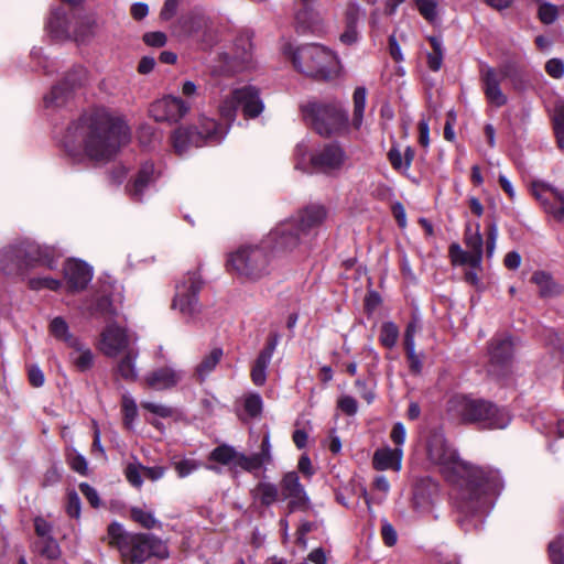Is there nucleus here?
Returning <instances> with one entry per match:
<instances>
[{
    "instance_id": "393cba45",
    "label": "nucleus",
    "mask_w": 564,
    "mask_h": 564,
    "mask_svg": "<svg viewBox=\"0 0 564 564\" xmlns=\"http://www.w3.org/2000/svg\"><path fill=\"white\" fill-rule=\"evenodd\" d=\"M437 485L430 478L422 479L414 488L411 506L417 516L430 513L433 509V496Z\"/></svg>"
},
{
    "instance_id": "412c9836",
    "label": "nucleus",
    "mask_w": 564,
    "mask_h": 564,
    "mask_svg": "<svg viewBox=\"0 0 564 564\" xmlns=\"http://www.w3.org/2000/svg\"><path fill=\"white\" fill-rule=\"evenodd\" d=\"M505 76L500 75L492 67H487L481 72L482 90L488 102L497 108L508 102L507 95L501 90L500 84Z\"/></svg>"
},
{
    "instance_id": "0eeeda50",
    "label": "nucleus",
    "mask_w": 564,
    "mask_h": 564,
    "mask_svg": "<svg viewBox=\"0 0 564 564\" xmlns=\"http://www.w3.org/2000/svg\"><path fill=\"white\" fill-rule=\"evenodd\" d=\"M303 119L319 135L341 134L348 129V113L338 101L308 100L301 105Z\"/></svg>"
},
{
    "instance_id": "ea45409f",
    "label": "nucleus",
    "mask_w": 564,
    "mask_h": 564,
    "mask_svg": "<svg viewBox=\"0 0 564 564\" xmlns=\"http://www.w3.org/2000/svg\"><path fill=\"white\" fill-rule=\"evenodd\" d=\"M429 42L433 51L427 54V65L431 70L437 72L442 66L444 56L442 41L436 36H430Z\"/></svg>"
},
{
    "instance_id": "4c0bfd02",
    "label": "nucleus",
    "mask_w": 564,
    "mask_h": 564,
    "mask_svg": "<svg viewBox=\"0 0 564 564\" xmlns=\"http://www.w3.org/2000/svg\"><path fill=\"white\" fill-rule=\"evenodd\" d=\"M279 340L280 335L278 333H271L267 338L264 347L261 349L257 359L254 360L253 366L267 370L276 349Z\"/></svg>"
},
{
    "instance_id": "2eb2a0df",
    "label": "nucleus",
    "mask_w": 564,
    "mask_h": 564,
    "mask_svg": "<svg viewBox=\"0 0 564 564\" xmlns=\"http://www.w3.org/2000/svg\"><path fill=\"white\" fill-rule=\"evenodd\" d=\"M305 239L297 223L290 219L273 228L264 241L272 250L289 252L303 243Z\"/></svg>"
},
{
    "instance_id": "cd10ccee",
    "label": "nucleus",
    "mask_w": 564,
    "mask_h": 564,
    "mask_svg": "<svg viewBox=\"0 0 564 564\" xmlns=\"http://www.w3.org/2000/svg\"><path fill=\"white\" fill-rule=\"evenodd\" d=\"M45 28L50 36L55 40H70L72 15H67L62 8L53 9L50 13Z\"/></svg>"
},
{
    "instance_id": "58836bf2",
    "label": "nucleus",
    "mask_w": 564,
    "mask_h": 564,
    "mask_svg": "<svg viewBox=\"0 0 564 564\" xmlns=\"http://www.w3.org/2000/svg\"><path fill=\"white\" fill-rule=\"evenodd\" d=\"M366 100H367V89L362 86L357 87L352 94V102H354L352 126L355 129H359L362 124Z\"/></svg>"
},
{
    "instance_id": "9b49d317",
    "label": "nucleus",
    "mask_w": 564,
    "mask_h": 564,
    "mask_svg": "<svg viewBox=\"0 0 564 564\" xmlns=\"http://www.w3.org/2000/svg\"><path fill=\"white\" fill-rule=\"evenodd\" d=\"M202 286L203 281L198 272H187L175 286L172 310L177 311L187 319H195L202 313V304L198 299Z\"/></svg>"
},
{
    "instance_id": "0e129e2a",
    "label": "nucleus",
    "mask_w": 564,
    "mask_h": 564,
    "mask_svg": "<svg viewBox=\"0 0 564 564\" xmlns=\"http://www.w3.org/2000/svg\"><path fill=\"white\" fill-rule=\"evenodd\" d=\"M237 52L236 57L241 61H247L252 48V44L249 37L240 36L236 42Z\"/></svg>"
},
{
    "instance_id": "13d9d810",
    "label": "nucleus",
    "mask_w": 564,
    "mask_h": 564,
    "mask_svg": "<svg viewBox=\"0 0 564 564\" xmlns=\"http://www.w3.org/2000/svg\"><path fill=\"white\" fill-rule=\"evenodd\" d=\"M141 406L160 416V417H171L173 415V409L165 405V404H161V403H154V402H141Z\"/></svg>"
},
{
    "instance_id": "a19ab883",
    "label": "nucleus",
    "mask_w": 564,
    "mask_h": 564,
    "mask_svg": "<svg viewBox=\"0 0 564 564\" xmlns=\"http://www.w3.org/2000/svg\"><path fill=\"white\" fill-rule=\"evenodd\" d=\"M399 328L393 322H384L380 327L379 341L386 348H393L399 338Z\"/></svg>"
},
{
    "instance_id": "72a5a7b5",
    "label": "nucleus",
    "mask_w": 564,
    "mask_h": 564,
    "mask_svg": "<svg viewBox=\"0 0 564 564\" xmlns=\"http://www.w3.org/2000/svg\"><path fill=\"white\" fill-rule=\"evenodd\" d=\"M224 356L221 348H213L209 354L203 357L202 361L195 368V377L199 382L206 380V378L215 370L219 361Z\"/></svg>"
},
{
    "instance_id": "f704fd0d",
    "label": "nucleus",
    "mask_w": 564,
    "mask_h": 564,
    "mask_svg": "<svg viewBox=\"0 0 564 564\" xmlns=\"http://www.w3.org/2000/svg\"><path fill=\"white\" fill-rule=\"evenodd\" d=\"M465 245L469 249L468 251L473 254V262L481 264L484 240L479 231V224H476L475 231L471 230L470 225L466 226Z\"/></svg>"
},
{
    "instance_id": "4be33fe9",
    "label": "nucleus",
    "mask_w": 564,
    "mask_h": 564,
    "mask_svg": "<svg viewBox=\"0 0 564 564\" xmlns=\"http://www.w3.org/2000/svg\"><path fill=\"white\" fill-rule=\"evenodd\" d=\"M153 182L154 165L153 163L145 162L140 167L134 180L126 186V193L133 202L140 203L150 193Z\"/></svg>"
},
{
    "instance_id": "603ef678",
    "label": "nucleus",
    "mask_w": 564,
    "mask_h": 564,
    "mask_svg": "<svg viewBox=\"0 0 564 564\" xmlns=\"http://www.w3.org/2000/svg\"><path fill=\"white\" fill-rule=\"evenodd\" d=\"M262 408L263 402L259 393H250L245 398V410L251 417L259 416Z\"/></svg>"
},
{
    "instance_id": "1a4fd4ad",
    "label": "nucleus",
    "mask_w": 564,
    "mask_h": 564,
    "mask_svg": "<svg viewBox=\"0 0 564 564\" xmlns=\"http://www.w3.org/2000/svg\"><path fill=\"white\" fill-rule=\"evenodd\" d=\"M227 133L214 119L200 117L197 126L181 127L172 135L173 148L180 155L189 147H203L205 144L220 142Z\"/></svg>"
},
{
    "instance_id": "6e6552de",
    "label": "nucleus",
    "mask_w": 564,
    "mask_h": 564,
    "mask_svg": "<svg viewBox=\"0 0 564 564\" xmlns=\"http://www.w3.org/2000/svg\"><path fill=\"white\" fill-rule=\"evenodd\" d=\"M262 240L260 245H247L229 254L228 267L242 278L259 281L271 272V251Z\"/></svg>"
},
{
    "instance_id": "f257e3e1",
    "label": "nucleus",
    "mask_w": 564,
    "mask_h": 564,
    "mask_svg": "<svg viewBox=\"0 0 564 564\" xmlns=\"http://www.w3.org/2000/svg\"><path fill=\"white\" fill-rule=\"evenodd\" d=\"M427 456L448 481L462 480L455 499L456 508L464 517L482 513L490 503L489 496L498 494L502 488L499 470L462 460L441 434L430 437Z\"/></svg>"
},
{
    "instance_id": "dca6fc26",
    "label": "nucleus",
    "mask_w": 564,
    "mask_h": 564,
    "mask_svg": "<svg viewBox=\"0 0 564 564\" xmlns=\"http://www.w3.org/2000/svg\"><path fill=\"white\" fill-rule=\"evenodd\" d=\"M313 169L324 174H334L343 169L347 155L336 143H329L316 150L310 158Z\"/></svg>"
},
{
    "instance_id": "a211bd4d",
    "label": "nucleus",
    "mask_w": 564,
    "mask_h": 564,
    "mask_svg": "<svg viewBox=\"0 0 564 564\" xmlns=\"http://www.w3.org/2000/svg\"><path fill=\"white\" fill-rule=\"evenodd\" d=\"M130 341V337L124 328L110 324L101 333L100 350L107 357H117L132 349Z\"/></svg>"
},
{
    "instance_id": "4d7b16f0",
    "label": "nucleus",
    "mask_w": 564,
    "mask_h": 564,
    "mask_svg": "<svg viewBox=\"0 0 564 564\" xmlns=\"http://www.w3.org/2000/svg\"><path fill=\"white\" fill-rule=\"evenodd\" d=\"M66 513L70 518L79 519L80 518V498L76 491H69L67 494V502L65 507Z\"/></svg>"
},
{
    "instance_id": "8fccbe9b",
    "label": "nucleus",
    "mask_w": 564,
    "mask_h": 564,
    "mask_svg": "<svg viewBox=\"0 0 564 564\" xmlns=\"http://www.w3.org/2000/svg\"><path fill=\"white\" fill-rule=\"evenodd\" d=\"M415 7L420 14L430 23L437 19V0H415Z\"/></svg>"
},
{
    "instance_id": "6ab92c4d",
    "label": "nucleus",
    "mask_w": 564,
    "mask_h": 564,
    "mask_svg": "<svg viewBox=\"0 0 564 564\" xmlns=\"http://www.w3.org/2000/svg\"><path fill=\"white\" fill-rule=\"evenodd\" d=\"M365 11L356 1H350L344 10L345 30L339 36V41L345 45H352L359 40L358 23L364 19Z\"/></svg>"
},
{
    "instance_id": "20e7f679",
    "label": "nucleus",
    "mask_w": 564,
    "mask_h": 564,
    "mask_svg": "<svg viewBox=\"0 0 564 564\" xmlns=\"http://www.w3.org/2000/svg\"><path fill=\"white\" fill-rule=\"evenodd\" d=\"M59 256L54 247L40 246L32 240L24 239L1 250L0 270L6 275L21 276L37 265L54 269Z\"/></svg>"
},
{
    "instance_id": "c03bdc74",
    "label": "nucleus",
    "mask_w": 564,
    "mask_h": 564,
    "mask_svg": "<svg viewBox=\"0 0 564 564\" xmlns=\"http://www.w3.org/2000/svg\"><path fill=\"white\" fill-rule=\"evenodd\" d=\"M36 547L40 554L48 560H57L61 555L59 545L53 536L41 540Z\"/></svg>"
},
{
    "instance_id": "864d4df0",
    "label": "nucleus",
    "mask_w": 564,
    "mask_h": 564,
    "mask_svg": "<svg viewBox=\"0 0 564 564\" xmlns=\"http://www.w3.org/2000/svg\"><path fill=\"white\" fill-rule=\"evenodd\" d=\"M552 564H564V538L558 536L549 544Z\"/></svg>"
},
{
    "instance_id": "9d476101",
    "label": "nucleus",
    "mask_w": 564,
    "mask_h": 564,
    "mask_svg": "<svg viewBox=\"0 0 564 564\" xmlns=\"http://www.w3.org/2000/svg\"><path fill=\"white\" fill-rule=\"evenodd\" d=\"M238 107L242 108L246 118H257L264 109L259 89L254 86H245L232 90L219 105L223 119L232 122L236 119Z\"/></svg>"
},
{
    "instance_id": "bb28decb",
    "label": "nucleus",
    "mask_w": 564,
    "mask_h": 564,
    "mask_svg": "<svg viewBox=\"0 0 564 564\" xmlns=\"http://www.w3.org/2000/svg\"><path fill=\"white\" fill-rule=\"evenodd\" d=\"M327 212L322 205H310L293 219L299 225L302 236L310 237L326 219Z\"/></svg>"
},
{
    "instance_id": "7c9ffc66",
    "label": "nucleus",
    "mask_w": 564,
    "mask_h": 564,
    "mask_svg": "<svg viewBox=\"0 0 564 564\" xmlns=\"http://www.w3.org/2000/svg\"><path fill=\"white\" fill-rule=\"evenodd\" d=\"M97 26L96 19L91 15H76L72 13V40L77 43L88 42Z\"/></svg>"
},
{
    "instance_id": "473e14b6",
    "label": "nucleus",
    "mask_w": 564,
    "mask_h": 564,
    "mask_svg": "<svg viewBox=\"0 0 564 564\" xmlns=\"http://www.w3.org/2000/svg\"><path fill=\"white\" fill-rule=\"evenodd\" d=\"M254 502H259L261 507H271L275 502L281 501L280 488L270 481H260L251 490Z\"/></svg>"
},
{
    "instance_id": "39448f33",
    "label": "nucleus",
    "mask_w": 564,
    "mask_h": 564,
    "mask_svg": "<svg viewBox=\"0 0 564 564\" xmlns=\"http://www.w3.org/2000/svg\"><path fill=\"white\" fill-rule=\"evenodd\" d=\"M449 412L464 423L476 424L480 429H505L511 416L505 408L492 402L468 395H455L448 402Z\"/></svg>"
},
{
    "instance_id": "09e8293b",
    "label": "nucleus",
    "mask_w": 564,
    "mask_h": 564,
    "mask_svg": "<svg viewBox=\"0 0 564 564\" xmlns=\"http://www.w3.org/2000/svg\"><path fill=\"white\" fill-rule=\"evenodd\" d=\"M131 519L138 522L141 527L145 529H153L160 524V522L154 518L153 513L141 508L134 507L130 510Z\"/></svg>"
},
{
    "instance_id": "ddd939ff",
    "label": "nucleus",
    "mask_w": 564,
    "mask_h": 564,
    "mask_svg": "<svg viewBox=\"0 0 564 564\" xmlns=\"http://www.w3.org/2000/svg\"><path fill=\"white\" fill-rule=\"evenodd\" d=\"M280 497L281 501H286L288 512L305 511L310 508V497L300 481V477L296 471L285 473L280 482Z\"/></svg>"
},
{
    "instance_id": "e433bc0d",
    "label": "nucleus",
    "mask_w": 564,
    "mask_h": 564,
    "mask_svg": "<svg viewBox=\"0 0 564 564\" xmlns=\"http://www.w3.org/2000/svg\"><path fill=\"white\" fill-rule=\"evenodd\" d=\"M122 354L123 357L118 362L117 371L123 379L133 381L138 377V372L135 369V359L138 357V351L132 348Z\"/></svg>"
},
{
    "instance_id": "79ce46f5",
    "label": "nucleus",
    "mask_w": 564,
    "mask_h": 564,
    "mask_svg": "<svg viewBox=\"0 0 564 564\" xmlns=\"http://www.w3.org/2000/svg\"><path fill=\"white\" fill-rule=\"evenodd\" d=\"M172 467L180 478H185L202 467V463L194 458H182L172 460Z\"/></svg>"
},
{
    "instance_id": "e2e57ef3",
    "label": "nucleus",
    "mask_w": 564,
    "mask_h": 564,
    "mask_svg": "<svg viewBox=\"0 0 564 564\" xmlns=\"http://www.w3.org/2000/svg\"><path fill=\"white\" fill-rule=\"evenodd\" d=\"M381 536L387 546H393L398 541V534L395 529L387 520L382 521Z\"/></svg>"
},
{
    "instance_id": "2f4dec72",
    "label": "nucleus",
    "mask_w": 564,
    "mask_h": 564,
    "mask_svg": "<svg viewBox=\"0 0 564 564\" xmlns=\"http://www.w3.org/2000/svg\"><path fill=\"white\" fill-rule=\"evenodd\" d=\"M296 25L301 31L319 32L323 29V18L321 13L313 8V4L303 6L295 14Z\"/></svg>"
},
{
    "instance_id": "338daca9",
    "label": "nucleus",
    "mask_w": 564,
    "mask_h": 564,
    "mask_svg": "<svg viewBox=\"0 0 564 564\" xmlns=\"http://www.w3.org/2000/svg\"><path fill=\"white\" fill-rule=\"evenodd\" d=\"M143 41L149 46L162 47L165 45L167 37L163 32H148L143 35Z\"/></svg>"
},
{
    "instance_id": "69168bd1",
    "label": "nucleus",
    "mask_w": 564,
    "mask_h": 564,
    "mask_svg": "<svg viewBox=\"0 0 564 564\" xmlns=\"http://www.w3.org/2000/svg\"><path fill=\"white\" fill-rule=\"evenodd\" d=\"M337 406L347 415H355L358 411L357 401L350 395H343L337 402Z\"/></svg>"
},
{
    "instance_id": "37998d69",
    "label": "nucleus",
    "mask_w": 564,
    "mask_h": 564,
    "mask_svg": "<svg viewBox=\"0 0 564 564\" xmlns=\"http://www.w3.org/2000/svg\"><path fill=\"white\" fill-rule=\"evenodd\" d=\"M449 257L452 259L453 264H468L471 269H476L480 267V263L473 262V254L469 251H465L457 243H453L449 247Z\"/></svg>"
},
{
    "instance_id": "5701e85b",
    "label": "nucleus",
    "mask_w": 564,
    "mask_h": 564,
    "mask_svg": "<svg viewBox=\"0 0 564 564\" xmlns=\"http://www.w3.org/2000/svg\"><path fill=\"white\" fill-rule=\"evenodd\" d=\"M182 379V370L165 366L149 372L143 381L148 388L161 391L175 387Z\"/></svg>"
},
{
    "instance_id": "3c124183",
    "label": "nucleus",
    "mask_w": 564,
    "mask_h": 564,
    "mask_svg": "<svg viewBox=\"0 0 564 564\" xmlns=\"http://www.w3.org/2000/svg\"><path fill=\"white\" fill-rule=\"evenodd\" d=\"M121 405H122L124 424L128 429H130L132 425V422L135 420V417L138 415V409H137L135 401L129 395H123Z\"/></svg>"
},
{
    "instance_id": "c756f323",
    "label": "nucleus",
    "mask_w": 564,
    "mask_h": 564,
    "mask_svg": "<svg viewBox=\"0 0 564 564\" xmlns=\"http://www.w3.org/2000/svg\"><path fill=\"white\" fill-rule=\"evenodd\" d=\"M83 75L84 70L79 68L78 76L76 78L67 77L65 84L54 86L51 93L44 97L45 107L63 106L69 97L70 89L82 84Z\"/></svg>"
},
{
    "instance_id": "f03ea898",
    "label": "nucleus",
    "mask_w": 564,
    "mask_h": 564,
    "mask_svg": "<svg viewBox=\"0 0 564 564\" xmlns=\"http://www.w3.org/2000/svg\"><path fill=\"white\" fill-rule=\"evenodd\" d=\"M130 140V130L119 117L105 109H96L70 124L64 137V148L75 155L78 148L94 161H108Z\"/></svg>"
},
{
    "instance_id": "f8f14e48",
    "label": "nucleus",
    "mask_w": 564,
    "mask_h": 564,
    "mask_svg": "<svg viewBox=\"0 0 564 564\" xmlns=\"http://www.w3.org/2000/svg\"><path fill=\"white\" fill-rule=\"evenodd\" d=\"M531 193L543 212L557 223H564V191L542 181H534Z\"/></svg>"
},
{
    "instance_id": "a18cd8bd",
    "label": "nucleus",
    "mask_w": 564,
    "mask_h": 564,
    "mask_svg": "<svg viewBox=\"0 0 564 564\" xmlns=\"http://www.w3.org/2000/svg\"><path fill=\"white\" fill-rule=\"evenodd\" d=\"M238 453L228 445H221L213 449L209 458L214 462L227 465L229 463L236 464Z\"/></svg>"
},
{
    "instance_id": "774afa93",
    "label": "nucleus",
    "mask_w": 564,
    "mask_h": 564,
    "mask_svg": "<svg viewBox=\"0 0 564 564\" xmlns=\"http://www.w3.org/2000/svg\"><path fill=\"white\" fill-rule=\"evenodd\" d=\"M79 489H80V492L88 500V502L91 505V507H94V508H98L99 507L100 499H99L98 492L96 491L95 488H93L87 482H82L79 485Z\"/></svg>"
},
{
    "instance_id": "7ed1b4c3",
    "label": "nucleus",
    "mask_w": 564,
    "mask_h": 564,
    "mask_svg": "<svg viewBox=\"0 0 564 564\" xmlns=\"http://www.w3.org/2000/svg\"><path fill=\"white\" fill-rule=\"evenodd\" d=\"M109 546L118 550L122 564H143L150 557H169L166 545L155 535L128 532L119 522H111L107 529Z\"/></svg>"
},
{
    "instance_id": "bf43d9fd",
    "label": "nucleus",
    "mask_w": 564,
    "mask_h": 564,
    "mask_svg": "<svg viewBox=\"0 0 564 564\" xmlns=\"http://www.w3.org/2000/svg\"><path fill=\"white\" fill-rule=\"evenodd\" d=\"M545 72L554 79H561L564 76V62L561 58H551L545 63Z\"/></svg>"
},
{
    "instance_id": "6e6d98bb",
    "label": "nucleus",
    "mask_w": 564,
    "mask_h": 564,
    "mask_svg": "<svg viewBox=\"0 0 564 564\" xmlns=\"http://www.w3.org/2000/svg\"><path fill=\"white\" fill-rule=\"evenodd\" d=\"M557 8L554 4L544 2L539 7L538 15L544 24H552L557 19Z\"/></svg>"
},
{
    "instance_id": "b1692460",
    "label": "nucleus",
    "mask_w": 564,
    "mask_h": 564,
    "mask_svg": "<svg viewBox=\"0 0 564 564\" xmlns=\"http://www.w3.org/2000/svg\"><path fill=\"white\" fill-rule=\"evenodd\" d=\"M271 460L272 454L270 436L269 434H265L261 442L260 452L250 456L238 453L235 467H239L248 473H257L264 464H269Z\"/></svg>"
},
{
    "instance_id": "5fc2aeb1",
    "label": "nucleus",
    "mask_w": 564,
    "mask_h": 564,
    "mask_svg": "<svg viewBox=\"0 0 564 564\" xmlns=\"http://www.w3.org/2000/svg\"><path fill=\"white\" fill-rule=\"evenodd\" d=\"M62 282L52 278H33L29 280V286L32 290L48 289L56 291L61 288Z\"/></svg>"
},
{
    "instance_id": "49530a36",
    "label": "nucleus",
    "mask_w": 564,
    "mask_h": 564,
    "mask_svg": "<svg viewBox=\"0 0 564 564\" xmlns=\"http://www.w3.org/2000/svg\"><path fill=\"white\" fill-rule=\"evenodd\" d=\"M51 334L59 340H63L66 346L68 345V338H77L69 333L67 323L62 317H55L50 324Z\"/></svg>"
},
{
    "instance_id": "a878e982",
    "label": "nucleus",
    "mask_w": 564,
    "mask_h": 564,
    "mask_svg": "<svg viewBox=\"0 0 564 564\" xmlns=\"http://www.w3.org/2000/svg\"><path fill=\"white\" fill-rule=\"evenodd\" d=\"M68 360L78 371L85 372L93 368L95 355L91 348L80 338H68Z\"/></svg>"
},
{
    "instance_id": "423d86ee",
    "label": "nucleus",
    "mask_w": 564,
    "mask_h": 564,
    "mask_svg": "<svg viewBox=\"0 0 564 564\" xmlns=\"http://www.w3.org/2000/svg\"><path fill=\"white\" fill-rule=\"evenodd\" d=\"M283 53L291 57L299 72L315 78L332 77L338 64L336 55L321 44H305L296 48L292 44H285Z\"/></svg>"
},
{
    "instance_id": "aec40b11",
    "label": "nucleus",
    "mask_w": 564,
    "mask_h": 564,
    "mask_svg": "<svg viewBox=\"0 0 564 564\" xmlns=\"http://www.w3.org/2000/svg\"><path fill=\"white\" fill-rule=\"evenodd\" d=\"M64 275L69 291L79 292L91 281L93 270L87 263L70 259L65 263Z\"/></svg>"
},
{
    "instance_id": "680f3d73",
    "label": "nucleus",
    "mask_w": 564,
    "mask_h": 564,
    "mask_svg": "<svg viewBox=\"0 0 564 564\" xmlns=\"http://www.w3.org/2000/svg\"><path fill=\"white\" fill-rule=\"evenodd\" d=\"M411 372L417 375L422 370V357L416 354L415 346L404 347Z\"/></svg>"
},
{
    "instance_id": "f3484780",
    "label": "nucleus",
    "mask_w": 564,
    "mask_h": 564,
    "mask_svg": "<svg viewBox=\"0 0 564 564\" xmlns=\"http://www.w3.org/2000/svg\"><path fill=\"white\" fill-rule=\"evenodd\" d=\"M149 111L158 122H177L189 111V105L178 97L166 96L154 101Z\"/></svg>"
},
{
    "instance_id": "c85d7f7f",
    "label": "nucleus",
    "mask_w": 564,
    "mask_h": 564,
    "mask_svg": "<svg viewBox=\"0 0 564 564\" xmlns=\"http://www.w3.org/2000/svg\"><path fill=\"white\" fill-rule=\"evenodd\" d=\"M402 456L403 451L400 447L379 448L373 454L372 466L377 470L393 469L399 471L401 469Z\"/></svg>"
},
{
    "instance_id": "c9c22d12",
    "label": "nucleus",
    "mask_w": 564,
    "mask_h": 564,
    "mask_svg": "<svg viewBox=\"0 0 564 564\" xmlns=\"http://www.w3.org/2000/svg\"><path fill=\"white\" fill-rule=\"evenodd\" d=\"M531 281L538 285L541 297H553L561 292L552 276L544 271L534 272Z\"/></svg>"
},
{
    "instance_id": "052dcab7",
    "label": "nucleus",
    "mask_w": 564,
    "mask_h": 564,
    "mask_svg": "<svg viewBox=\"0 0 564 564\" xmlns=\"http://www.w3.org/2000/svg\"><path fill=\"white\" fill-rule=\"evenodd\" d=\"M68 462H69L70 468L74 471H76L80 475L87 474L88 464H87L86 458L83 455H80L78 453H72L68 455Z\"/></svg>"
},
{
    "instance_id": "de8ad7c7",
    "label": "nucleus",
    "mask_w": 564,
    "mask_h": 564,
    "mask_svg": "<svg viewBox=\"0 0 564 564\" xmlns=\"http://www.w3.org/2000/svg\"><path fill=\"white\" fill-rule=\"evenodd\" d=\"M143 465L137 459L127 464L124 468V476L130 485L140 488L143 485Z\"/></svg>"
},
{
    "instance_id": "4468645a",
    "label": "nucleus",
    "mask_w": 564,
    "mask_h": 564,
    "mask_svg": "<svg viewBox=\"0 0 564 564\" xmlns=\"http://www.w3.org/2000/svg\"><path fill=\"white\" fill-rule=\"evenodd\" d=\"M488 373L505 377L511 368L513 343L510 337L498 336L491 339L489 347Z\"/></svg>"
}]
</instances>
